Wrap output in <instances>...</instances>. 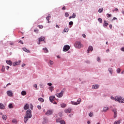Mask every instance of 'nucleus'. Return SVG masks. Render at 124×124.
Segmentation results:
<instances>
[{"instance_id": "1", "label": "nucleus", "mask_w": 124, "mask_h": 124, "mask_svg": "<svg viewBox=\"0 0 124 124\" xmlns=\"http://www.w3.org/2000/svg\"><path fill=\"white\" fill-rule=\"evenodd\" d=\"M26 117H28L29 119H31V118L32 115H31V109H28L27 110L26 112Z\"/></svg>"}, {"instance_id": "2", "label": "nucleus", "mask_w": 124, "mask_h": 124, "mask_svg": "<svg viewBox=\"0 0 124 124\" xmlns=\"http://www.w3.org/2000/svg\"><path fill=\"white\" fill-rule=\"evenodd\" d=\"M65 91V90L64 89H63L61 92L60 93H59V94L58 93H57L55 94V95L56 96H57L58 97H62V95H63V93H64V92Z\"/></svg>"}, {"instance_id": "3", "label": "nucleus", "mask_w": 124, "mask_h": 124, "mask_svg": "<svg viewBox=\"0 0 124 124\" xmlns=\"http://www.w3.org/2000/svg\"><path fill=\"white\" fill-rule=\"evenodd\" d=\"M116 101H118L120 103H124V98L123 99L122 97H116Z\"/></svg>"}, {"instance_id": "4", "label": "nucleus", "mask_w": 124, "mask_h": 124, "mask_svg": "<svg viewBox=\"0 0 124 124\" xmlns=\"http://www.w3.org/2000/svg\"><path fill=\"white\" fill-rule=\"evenodd\" d=\"M75 47H76V48H78V49H80V48L82 47V44H81V42H76L75 44Z\"/></svg>"}, {"instance_id": "5", "label": "nucleus", "mask_w": 124, "mask_h": 124, "mask_svg": "<svg viewBox=\"0 0 124 124\" xmlns=\"http://www.w3.org/2000/svg\"><path fill=\"white\" fill-rule=\"evenodd\" d=\"M81 103V99L79 98L77 100V102H74L73 101H71V104H72V105H78V104H80Z\"/></svg>"}, {"instance_id": "6", "label": "nucleus", "mask_w": 124, "mask_h": 124, "mask_svg": "<svg viewBox=\"0 0 124 124\" xmlns=\"http://www.w3.org/2000/svg\"><path fill=\"white\" fill-rule=\"evenodd\" d=\"M69 49H70V46L67 45H66L63 47V51L64 52H67Z\"/></svg>"}, {"instance_id": "7", "label": "nucleus", "mask_w": 124, "mask_h": 124, "mask_svg": "<svg viewBox=\"0 0 124 124\" xmlns=\"http://www.w3.org/2000/svg\"><path fill=\"white\" fill-rule=\"evenodd\" d=\"M46 115H53V109H49L46 113Z\"/></svg>"}, {"instance_id": "8", "label": "nucleus", "mask_w": 124, "mask_h": 124, "mask_svg": "<svg viewBox=\"0 0 124 124\" xmlns=\"http://www.w3.org/2000/svg\"><path fill=\"white\" fill-rule=\"evenodd\" d=\"M93 50V46H89L87 51V54H89L90 53V51L92 52Z\"/></svg>"}, {"instance_id": "9", "label": "nucleus", "mask_w": 124, "mask_h": 124, "mask_svg": "<svg viewBox=\"0 0 124 124\" xmlns=\"http://www.w3.org/2000/svg\"><path fill=\"white\" fill-rule=\"evenodd\" d=\"M112 111L114 112V118H117V109L113 108Z\"/></svg>"}, {"instance_id": "10", "label": "nucleus", "mask_w": 124, "mask_h": 124, "mask_svg": "<svg viewBox=\"0 0 124 124\" xmlns=\"http://www.w3.org/2000/svg\"><path fill=\"white\" fill-rule=\"evenodd\" d=\"M71 110H72V109H71V108H66V109H65V110H64V112H65V113H71Z\"/></svg>"}, {"instance_id": "11", "label": "nucleus", "mask_w": 124, "mask_h": 124, "mask_svg": "<svg viewBox=\"0 0 124 124\" xmlns=\"http://www.w3.org/2000/svg\"><path fill=\"white\" fill-rule=\"evenodd\" d=\"M44 39H45V38L44 37H41L40 38H39L38 44H40V42H41V41H44Z\"/></svg>"}, {"instance_id": "12", "label": "nucleus", "mask_w": 124, "mask_h": 124, "mask_svg": "<svg viewBox=\"0 0 124 124\" xmlns=\"http://www.w3.org/2000/svg\"><path fill=\"white\" fill-rule=\"evenodd\" d=\"M7 94H8V95H9V96H12L13 95V93L11 91H8L7 92Z\"/></svg>"}, {"instance_id": "13", "label": "nucleus", "mask_w": 124, "mask_h": 124, "mask_svg": "<svg viewBox=\"0 0 124 124\" xmlns=\"http://www.w3.org/2000/svg\"><path fill=\"white\" fill-rule=\"evenodd\" d=\"M99 88V86L98 84H95L93 86L92 89L97 90V89H98Z\"/></svg>"}, {"instance_id": "14", "label": "nucleus", "mask_w": 124, "mask_h": 124, "mask_svg": "<svg viewBox=\"0 0 124 124\" xmlns=\"http://www.w3.org/2000/svg\"><path fill=\"white\" fill-rule=\"evenodd\" d=\"M49 100L50 102H53L55 100V96H51L49 97Z\"/></svg>"}, {"instance_id": "15", "label": "nucleus", "mask_w": 124, "mask_h": 124, "mask_svg": "<svg viewBox=\"0 0 124 124\" xmlns=\"http://www.w3.org/2000/svg\"><path fill=\"white\" fill-rule=\"evenodd\" d=\"M29 108H30V106L28 104H26L24 107V110H28V109H29Z\"/></svg>"}, {"instance_id": "16", "label": "nucleus", "mask_w": 124, "mask_h": 124, "mask_svg": "<svg viewBox=\"0 0 124 124\" xmlns=\"http://www.w3.org/2000/svg\"><path fill=\"white\" fill-rule=\"evenodd\" d=\"M29 119H30V118L27 116L25 115V116L24 117V123L26 124L27 123V122H28Z\"/></svg>"}, {"instance_id": "17", "label": "nucleus", "mask_w": 124, "mask_h": 124, "mask_svg": "<svg viewBox=\"0 0 124 124\" xmlns=\"http://www.w3.org/2000/svg\"><path fill=\"white\" fill-rule=\"evenodd\" d=\"M4 108H5L4 105H3L2 103H0V109H4Z\"/></svg>"}, {"instance_id": "18", "label": "nucleus", "mask_w": 124, "mask_h": 124, "mask_svg": "<svg viewBox=\"0 0 124 124\" xmlns=\"http://www.w3.org/2000/svg\"><path fill=\"white\" fill-rule=\"evenodd\" d=\"M22 50H23V51H24V52H26V53H31V51H30V50L27 49L26 48L23 47L22 48Z\"/></svg>"}, {"instance_id": "19", "label": "nucleus", "mask_w": 124, "mask_h": 124, "mask_svg": "<svg viewBox=\"0 0 124 124\" xmlns=\"http://www.w3.org/2000/svg\"><path fill=\"white\" fill-rule=\"evenodd\" d=\"M50 18H51V15L49 14L46 17L47 21H48L47 23H50V21H49L50 20Z\"/></svg>"}, {"instance_id": "20", "label": "nucleus", "mask_w": 124, "mask_h": 124, "mask_svg": "<svg viewBox=\"0 0 124 124\" xmlns=\"http://www.w3.org/2000/svg\"><path fill=\"white\" fill-rule=\"evenodd\" d=\"M6 62L7 63V64H9V65H12V62H11L10 60L6 61Z\"/></svg>"}, {"instance_id": "21", "label": "nucleus", "mask_w": 124, "mask_h": 124, "mask_svg": "<svg viewBox=\"0 0 124 124\" xmlns=\"http://www.w3.org/2000/svg\"><path fill=\"white\" fill-rule=\"evenodd\" d=\"M75 17H76V14L73 13L72 16H70L69 17V19H72V18H73V19H74V18H75Z\"/></svg>"}, {"instance_id": "22", "label": "nucleus", "mask_w": 124, "mask_h": 124, "mask_svg": "<svg viewBox=\"0 0 124 124\" xmlns=\"http://www.w3.org/2000/svg\"><path fill=\"white\" fill-rule=\"evenodd\" d=\"M2 119L4 120V121H6L7 119V116H6V115H3L2 116Z\"/></svg>"}, {"instance_id": "23", "label": "nucleus", "mask_w": 124, "mask_h": 124, "mask_svg": "<svg viewBox=\"0 0 124 124\" xmlns=\"http://www.w3.org/2000/svg\"><path fill=\"white\" fill-rule=\"evenodd\" d=\"M43 50L44 51L45 53H49L48 49L46 47L43 48Z\"/></svg>"}, {"instance_id": "24", "label": "nucleus", "mask_w": 124, "mask_h": 124, "mask_svg": "<svg viewBox=\"0 0 124 124\" xmlns=\"http://www.w3.org/2000/svg\"><path fill=\"white\" fill-rule=\"evenodd\" d=\"M108 25H109V24H108L106 21H104V26H105V27H107Z\"/></svg>"}, {"instance_id": "25", "label": "nucleus", "mask_w": 124, "mask_h": 124, "mask_svg": "<svg viewBox=\"0 0 124 124\" xmlns=\"http://www.w3.org/2000/svg\"><path fill=\"white\" fill-rule=\"evenodd\" d=\"M109 109V108L108 107H105L104 108V112H107V110H108Z\"/></svg>"}, {"instance_id": "26", "label": "nucleus", "mask_w": 124, "mask_h": 124, "mask_svg": "<svg viewBox=\"0 0 124 124\" xmlns=\"http://www.w3.org/2000/svg\"><path fill=\"white\" fill-rule=\"evenodd\" d=\"M61 106L62 108H65V107H66V105L65 104H62Z\"/></svg>"}, {"instance_id": "27", "label": "nucleus", "mask_w": 124, "mask_h": 124, "mask_svg": "<svg viewBox=\"0 0 124 124\" xmlns=\"http://www.w3.org/2000/svg\"><path fill=\"white\" fill-rule=\"evenodd\" d=\"M21 94L22 95H26V94H27V92H26L25 91H23L21 92Z\"/></svg>"}, {"instance_id": "28", "label": "nucleus", "mask_w": 124, "mask_h": 124, "mask_svg": "<svg viewBox=\"0 0 124 124\" xmlns=\"http://www.w3.org/2000/svg\"><path fill=\"white\" fill-rule=\"evenodd\" d=\"M38 100L39 101H40V102H44V99L42 98H39Z\"/></svg>"}, {"instance_id": "29", "label": "nucleus", "mask_w": 124, "mask_h": 124, "mask_svg": "<svg viewBox=\"0 0 124 124\" xmlns=\"http://www.w3.org/2000/svg\"><path fill=\"white\" fill-rule=\"evenodd\" d=\"M121 124V121L119 120L118 121H115L114 123V124Z\"/></svg>"}, {"instance_id": "30", "label": "nucleus", "mask_w": 124, "mask_h": 124, "mask_svg": "<svg viewBox=\"0 0 124 124\" xmlns=\"http://www.w3.org/2000/svg\"><path fill=\"white\" fill-rule=\"evenodd\" d=\"M49 90L50 91L52 92V91H54V87L53 86L50 87Z\"/></svg>"}, {"instance_id": "31", "label": "nucleus", "mask_w": 124, "mask_h": 124, "mask_svg": "<svg viewBox=\"0 0 124 124\" xmlns=\"http://www.w3.org/2000/svg\"><path fill=\"white\" fill-rule=\"evenodd\" d=\"M4 70H5V67H4V66H2L1 71L4 72Z\"/></svg>"}, {"instance_id": "32", "label": "nucleus", "mask_w": 124, "mask_h": 124, "mask_svg": "<svg viewBox=\"0 0 124 124\" xmlns=\"http://www.w3.org/2000/svg\"><path fill=\"white\" fill-rule=\"evenodd\" d=\"M12 122L14 124H17V120L16 119H13Z\"/></svg>"}, {"instance_id": "33", "label": "nucleus", "mask_w": 124, "mask_h": 124, "mask_svg": "<svg viewBox=\"0 0 124 124\" xmlns=\"http://www.w3.org/2000/svg\"><path fill=\"white\" fill-rule=\"evenodd\" d=\"M98 12L99 13H101V12H103V8L99 9L98 10Z\"/></svg>"}, {"instance_id": "34", "label": "nucleus", "mask_w": 124, "mask_h": 124, "mask_svg": "<svg viewBox=\"0 0 124 124\" xmlns=\"http://www.w3.org/2000/svg\"><path fill=\"white\" fill-rule=\"evenodd\" d=\"M60 123L61 124H65V122H64L63 120H62L60 121Z\"/></svg>"}, {"instance_id": "35", "label": "nucleus", "mask_w": 124, "mask_h": 124, "mask_svg": "<svg viewBox=\"0 0 124 124\" xmlns=\"http://www.w3.org/2000/svg\"><path fill=\"white\" fill-rule=\"evenodd\" d=\"M108 71L110 73V74H112V68H108Z\"/></svg>"}, {"instance_id": "36", "label": "nucleus", "mask_w": 124, "mask_h": 124, "mask_svg": "<svg viewBox=\"0 0 124 124\" xmlns=\"http://www.w3.org/2000/svg\"><path fill=\"white\" fill-rule=\"evenodd\" d=\"M47 123H48V121H47L46 120H45L43 122L42 124H47Z\"/></svg>"}, {"instance_id": "37", "label": "nucleus", "mask_w": 124, "mask_h": 124, "mask_svg": "<svg viewBox=\"0 0 124 124\" xmlns=\"http://www.w3.org/2000/svg\"><path fill=\"white\" fill-rule=\"evenodd\" d=\"M111 99L112 100H115L116 101V99H117V97H111Z\"/></svg>"}, {"instance_id": "38", "label": "nucleus", "mask_w": 124, "mask_h": 124, "mask_svg": "<svg viewBox=\"0 0 124 124\" xmlns=\"http://www.w3.org/2000/svg\"><path fill=\"white\" fill-rule=\"evenodd\" d=\"M65 17H68L69 16V14H68V13H67V12H66L65 13Z\"/></svg>"}, {"instance_id": "39", "label": "nucleus", "mask_w": 124, "mask_h": 124, "mask_svg": "<svg viewBox=\"0 0 124 124\" xmlns=\"http://www.w3.org/2000/svg\"><path fill=\"white\" fill-rule=\"evenodd\" d=\"M107 16H107L108 18H109V17H112V15L109 14H107Z\"/></svg>"}, {"instance_id": "40", "label": "nucleus", "mask_w": 124, "mask_h": 124, "mask_svg": "<svg viewBox=\"0 0 124 124\" xmlns=\"http://www.w3.org/2000/svg\"><path fill=\"white\" fill-rule=\"evenodd\" d=\"M98 21H99V23H102V19L99 18L98 19Z\"/></svg>"}, {"instance_id": "41", "label": "nucleus", "mask_w": 124, "mask_h": 124, "mask_svg": "<svg viewBox=\"0 0 124 124\" xmlns=\"http://www.w3.org/2000/svg\"><path fill=\"white\" fill-rule=\"evenodd\" d=\"M38 28L39 29H43V26L42 25H38Z\"/></svg>"}, {"instance_id": "42", "label": "nucleus", "mask_w": 124, "mask_h": 124, "mask_svg": "<svg viewBox=\"0 0 124 124\" xmlns=\"http://www.w3.org/2000/svg\"><path fill=\"white\" fill-rule=\"evenodd\" d=\"M9 108H13V106H12V104H10L9 105Z\"/></svg>"}, {"instance_id": "43", "label": "nucleus", "mask_w": 124, "mask_h": 124, "mask_svg": "<svg viewBox=\"0 0 124 124\" xmlns=\"http://www.w3.org/2000/svg\"><path fill=\"white\" fill-rule=\"evenodd\" d=\"M117 73H120L121 72V69L118 68L117 70Z\"/></svg>"}, {"instance_id": "44", "label": "nucleus", "mask_w": 124, "mask_h": 124, "mask_svg": "<svg viewBox=\"0 0 124 124\" xmlns=\"http://www.w3.org/2000/svg\"><path fill=\"white\" fill-rule=\"evenodd\" d=\"M20 62H21L20 60L18 61V62H16V64H18V65H19V64H20Z\"/></svg>"}, {"instance_id": "45", "label": "nucleus", "mask_w": 124, "mask_h": 124, "mask_svg": "<svg viewBox=\"0 0 124 124\" xmlns=\"http://www.w3.org/2000/svg\"><path fill=\"white\" fill-rule=\"evenodd\" d=\"M13 66H16V65H18V64H17V63H16L15 62L13 63Z\"/></svg>"}, {"instance_id": "46", "label": "nucleus", "mask_w": 124, "mask_h": 124, "mask_svg": "<svg viewBox=\"0 0 124 124\" xmlns=\"http://www.w3.org/2000/svg\"><path fill=\"white\" fill-rule=\"evenodd\" d=\"M49 63H50V64H51L52 65L54 64V62L52 61H50Z\"/></svg>"}, {"instance_id": "47", "label": "nucleus", "mask_w": 124, "mask_h": 124, "mask_svg": "<svg viewBox=\"0 0 124 124\" xmlns=\"http://www.w3.org/2000/svg\"><path fill=\"white\" fill-rule=\"evenodd\" d=\"M69 25L70 26H71L72 25H73V21H70L69 23Z\"/></svg>"}, {"instance_id": "48", "label": "nucleus", "mask_w": 124, "mask_h": 124, "mask_svg": "<svg viewBox=\"0 0 124 124\" xmlns=\"http://www.w3.org/2000/svg\"><path fill=\"white\" fill-rule=\"evenodd\" d=\"M64 31H65V32H67V31H68V29L64 28Z\"/></svg>"}, {"instance_id": "49", "label": "nucleus", "mask_w": 124, "mask_h": 124, "mask_svg": "<svg viewBox=\"0 0 124 124\" xmlns=\"http://www.w3.org/2000/svg\"><path fill=\"white\" fill-rule=\"evenodd\" d=\"M89 117H93V113L90 112L89 114Z\"/></svg>"}, {"instance_id": "50", "label": "nucleus", "mask_w": 124, "mask_h": 124, "mask_svg": "<svg viewBox=\"0 0 124 124\" xmlns=\"http://www.w3.org/2000/svg\"><path fill=\"white\" fill-rule=\"evenodd\" d=\"M34 32H36V33H38V30H34Z\"/></svg>"}, {"instance_id": "51", "label": "nucleus", "mask_w": 124, "mask_h": 124, "mask_svg": "<svg viewBox=\"0 0 124 124\" xmlns=\"http://www.w3.org/2000/svg\"><path fill=\"white\" fill-rule=\"evenodd\" d=\"M37 108L39 109V110H41V106H37Z\"/></svg>"}, {"instance_id": "52", "label": "nucleus", "mask_w": 124, "mask_h": 124, "mask_svg": "<svg viewBox=\"0 0 124 124\" xmlns=\"http://www.w3.org/2000/svg\"><path fill=\"white\" fill-rule=\"evenodd\" d=\"M66 9V8L65 7V6H63L62 8V10H65Z\"/></svg>"}, {"instance_id": "53", "label": "nucleus", "mask_w": 124, "mask_h": 124, "mask_svg": "<svg viewBox=\"0 0 124 124\" xmlns=\"http://www.w3.org/2000/svg\"><path fill=\"white\" fill-rule=\"evenodd\" d=\"M6 69H7V70H8L9 69V66H6Z\"/></svg>"}, {"instance_id": "54", "label": "nucleus", "mask_w": 124, "mask_h": 124, "mask_svg": "<svg viewBox=\"0 0 124 124\" xmlns=\"http://www.w3.org/2000/svg\"><path fill=\"white\" fill-rule=\"evenodd\" d=\"M97 62H100V58L99 57H98L97 59Z\"/></svg>"}, {"instance_id": "55", "label": "nucleus", "mask_w": 124, "mask_h": 124, "mask_svg": "<svg viewBox=\"0 0 124 124\" xmlns=\"http://www.w3.org/2000/svg\"><path fill=\"white\" fill-rule=\"evenodd\" d=\"M82 36H83V37H84V38H86V34H83Z\"/></svg>"}, {"instance_id": "56", "label": "nucleus", "mask_w": 124, "mask_h": 124, "mask_svg": "<svg viewBox=\"0 0 124 124\" xmlns=\"http://www.w3.org/2000/svg\"><path fill=\"white\" fill-rule=\"evenodd\" d=\"M34 88H35V89H36L37 88V84L34 85Z\"/></svg>"}, {"instance_id": "57", "label": "nucleus", "mask_w": 124, "mask_h": 124, "mask_svg": "<svg viewBox=\"0 0 124 124\" xmlns=\"http://www.w3.org/2000/svg\"><path fill=\"white\" fill-rule=\"evenodd\" d=\"M110 51V49H108L106 50L107 53H109V52Z\"/></svg>"}, {"instance_id": "58", "label": "nucleus", "mask_w": 124, "mask_h": 124, "mask_svg": "<svg viewBox=\"0 0 124 124\" xmlns=\"http://www.w3.org/2000/svg\"><path fill=\"white\" fill-rule=\"evenodd\" d=\"M47 85H48V86H51L52 84L51 83H48Z\"/></svg>"}, {"instance_id": "59", "label": "nucleus", "mask_w": 124, "mask_h": 124, "mask_svg": "<svg viewBox=\"0 0 124 124\" xmlns=\"http://www.w3.org/2000/svg\"><path fill=\"white\" fill-rule=\"evenodd\" d=\"M113 20H117V18L116 17H114L112 19V21Z\"/></svg>"}, {"instance_id": "60", "label": "nucleus", "mask_w": 124, "mask_h": 124, "mask_svg": "<svg viewBox=\"0 0 124 124\" xmlns=\"http://www.w3.org/2000/svg\"><path fill=\"white\" fill-rule=\"evenodd\" d=\"M32 108H33V107L32 106V105H31V109L32 110Z\"/></svg>"}, {"instance_id": "61", "label": "nucleus", "mask_w": 124, "mask_h": 124, "mask_svg": "<svg viewBox=\"0 0 124 124\" xmlns=\"http://www.w3.org/2000/svg\"><path fill=\"white\" fill-rule=\"evenodd\" d=\"M19 43H21V44H23V42H22V41H19Z\"/></svg>"}, {"instance_id": "62", "label": "nucleus", "mask_w": 124, "mask_h": 124, "mask_svg": "<svg viewBox=\"0 0 124 124\" xmlns=\"http://www.w3.org/2000/svg\"><path fill=\"white\" fill-rule=\"evenodd\" d=\"M121 51H123V52H124V47H122L121 48Z\"/></svg>"}, {"instance_id": "63", "label": "nucleus", "mask_w": 124, "mask_h": 124, "mask_svg": "<svg viewBox=\"0 0 124 124\" xmlns=\"http://www.w3.org/2000/svg\"><path fill=\"white\" fill-rule=\"evenodd\" d=\"M24 66H26V64H23L22 65V67H24Z\"/></svg>"}, {"instance_id": "64", "label": "nucleus", "mask_w": 124, "mask_h": 124, "mask_svg": "<svg viewBox=\"0 0 124 124\" xmlns=\"http://www.w3.org/2000/svg\"><path fill=\"white\" fill-rule=\"evenodd\" d=\"M109 28L110 29H112V24L109 25Z\"/></svg>"}]
</instances>
